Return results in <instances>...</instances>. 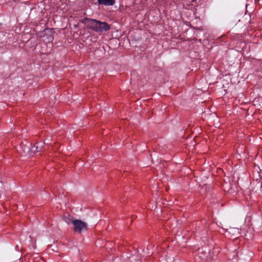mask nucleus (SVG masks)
Masks as SVG:
<instances>
[{"mask_svg": "<svg viewBox=\"0 0 262 262\" xmlns=\"http://www.w3.org/2000/svg\"><path fill=\"white\" fill-rule=\"evenodd\" d=\"M73 230L75 232L81 233L87 230V224L80 220H74L73 222Z\"/></svg>", "mask_w": 262, "mask_h": 262, "instance_id": "nucleus-3", "label": "nucleus"}, {"mask_svg": "<svg viewBox=\"0 0 262 262\" xmlns=\"http://www.w3.org/2000/svg\"><path fill=\"white\" fill-rule=\"evenodd\" d=\"M84 21L88 22L90 29L97 32L106 31L111 29L110 26L104 21L89 18H85Z\"/></svg>", "mask_w": 262, "mask_h": 262, "instance_id": "nucleus-1", "label": "nucleus"}, {"mask_svg": "<svg viewBox=\"0 0 262 262\" xmlns=\"http://www.w3.org/2000/svg\"><path fill=\"white\" fill-rule=\"evenodd\" d=\"M98 3L104 6H113L115 3V0H98Z\"/></svg>", "mask_w": 262, "mask_h": 262, "instance_id": "nucleus-4", "label": "nucleus"}, {"mask_svg": "<svg viewBox=\"0 0 262 262\" xmlns=\"http://www.w3.org/2000/svg\"><path fill=\"white\" fill-rule=\"evenodd\" d=\"M74 220H73V219L70 216L64 217V221L68 224H73Z\"/></svg>", "mask_w": 262, "mask_h": 262, "instance_id": "nucleus-5", "label": "nucleus"}, {"mask_svg": "<svg viewBox=\"0 0 262 262\" xmlns=\"http://www.w3.org/2000/svg\"><path fill=\"white\" fill-rule=\"evenodd\" d=\"M43 144L42 142L36 143V145L30 148L29 145H24L22 143L20 145V152L24 156H28L32 152L39 151L43 147Z\"/></svg>", "mask_w": 262, "mask_h": 262, "instance_id": "nucleus-2", "label": "nucleus"}]
</instances>
